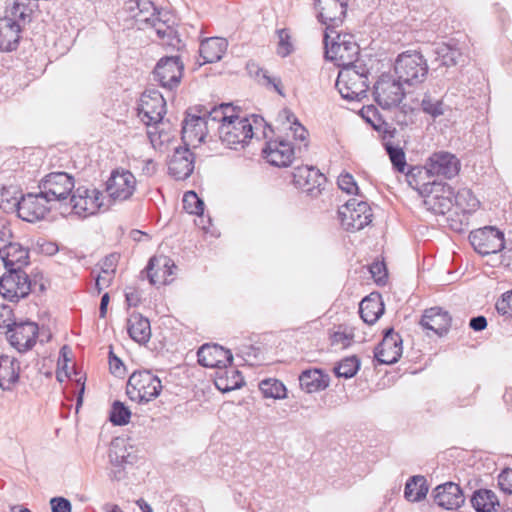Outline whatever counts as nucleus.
Here are the masks:
<instances>
[{"mask_svg": "<svg viewBox=\"0 0 512 512\" xmlns=\"http://www.w3.org/2000/svg\"><path fill=\"white\" fill-rule=\"evenodd\" d=\"M109 460L112 465L110 478L121 481L126 477V467L132 466L138 460L136 449L128 438L116 437L109 447Z\"/></svg>", "mask_w": 512, "mask_h": 512, "instance_id": "7", "label": "nucleus"}, {"mask_svg": "<svg viewBox=\"0 0 512 512\" xmlns=\"http://www.w3.org/2000/svg\"><path fill=\"white\" fill-rule=\"evenodd\" d=\"M402 342L401 336L393 328L386 329L382 341L375 348V359L380 364L396 363L402 355Z\"/></svg>", "mask_w": 512, "mask_h": 512, "instance_id": "22", "label": "nucleus"}, {"mask_svg": "<svg viewBox=\"0 0 512 512\" xmlns=\"http://www.w3.org/2000/svg\"><path fill=\"white\" fill-rule=\"evenodd\" d=\"M131 417V411L121 401H114L111 407L110 421L117 426L126 425Z\"/></svg>", "mask_w": 512, "mask_h": 512, "instance_id": "46", "label": "nucleus"}, {"mask_svg": "<svg viewBox=\"0 0 512 512\" xmlns=\"http://www.w3.org/2000/svg\"><path fill=\"white\" fill-rule=\"evenodd\" d=\"M498 484L502 491L512 494V469H504L498 476Z\"/></svg>", "mask_w": 512, "mask_h": 512, "instance_id": "56", "label": "nucleus"}, {"mask_svg": "<svg viewBox=\"0 0 512 512\" xmlns=\"http://www.w3.org/2000/svg\"><path fill=\"white\" fill-rule=\"evenodd\" d=\"M318 17L329 28H335L345 16L346 2L344 0H316Z\"/></svg>", "mask_w": 512, "mask_h": 512, "instance_id": "26", "label": "nucleus"}, {"mask_svg": "<svg viewBox=\"0 0 512 512\" xmlns=\"http://www.w3.org/2000/svg\"><path fill=\"white\" fill-rule=\"evenodd\" d=\"M370 273L377 283H384L387 278L386 267L384 263H373L370 266Z\"/></svg>", "mask_w": 512, "mask_h": 512, "instance_id": "57", "label": "nucleus"}, {"mask_svg": "<svg viewBox=\"0 0 512 512\" xmlns=\"http://www.w3.org/2000/svg\"><path fill=\"white\" fill-rule=\"evenodd\" d=\"M373 95L376 103L383 109H390L398 106L404 97L402 84L389 74L379 77L373 86Z\"/></svg>", "mask_w": 512, "mask_h": 512, "instance_id": "15", "label": "nucleus"}, {"mask_svg": "<svg viewBox=\"0 0 512 512\" xmlns=\"http://www.w3.org/2000/svg\"><path fill=\"white\" fill-rule=\"evenodd\" d=\"M420 106L425 114L430 115L434 119L442 116L447 108L440 97H436L430 92H426L423 95Z\"/></svg>", "mask_w": 512, "mask_h": 512, "instance_id": "42", "label": "nucleus"}, {"mask_svg": "<svg viewBox=\"0 0 512 512\" xmlns=\"http://www.w3.org/2000/svg\"><path fill=\"white\" fill-rule=\"evenodd\" d=\"M344 67L339 73L335 83L342 98L350 101H360L367 95L368 75L363 67Z\"/></svg>", "mask_w": 512, "mask_h": 512, "instance_id": "5", "label": "nucleus"}, {"mask_svg": "<svg viewBox=\"0 0 512 512\" xmlns=\"http://www.w3.org/2000/svg\"><path fill=\"white\" fill-rule=\"evenodd\" d=\"M166 113V101L163 95L154 88L146 89L140 98L138 116L147 126L159 124Z\"/></svg>", "mask_w": 512, "mask_h": 512, "instance_id": "14", "label": "nucleus"}, {"mask_svg": "<svg viewBox=\"0 0 512 512\" xmlns=\"http://www.w3.org/2000/svg\"><path fill=\"white\" fill-rule=\"evenodd\" d=\"M262 153L263 157L271 165L286 167L292 162L294 149L289 141L284 139H275L266 143Z\"/></svg>", "mask_w": 512, "mask_h": 512, "instance_id": "25", "label": "nucleus"}, {"mask_svg": "<svg viewBox=\"0 0 512 512\" xmlns=\"http://www.w3.org/2000/svg\"><path fill=\"white\" fill-rule=\"evenodd\" d=\"M360 368V361L356 356L346 357L334 368L337 377L352 378Z\"/></svg>", "mask_w": 512, "mask_h": 512, "instance_id": "45", "label": "nucleus"}, {"mask_svg": "<svg viewBox=\"0 0 512 512\" xmlns=\"http://www.w3.org/2000/svg\"><path fill=\"white\" fill-rule=\"evenodd\" d=\"M284 112L287 114V120L291 123L290 129L293 131L294 138L301 142H306L308 137L306 128L299 123L298 119L289 110Z\"/></svg>", "mask_w": 512, "mask_h": 512, "instance_id": "48", "label": "nucleus"}, {"mask_svg": "<svg viewBox=\"0 0 512 512\" xmlns=\"http://www.w3.org/2000/svg\"><path fill=\"white\" fill-rule=\"evenodd\" d=\"M174 261L165 255H155L150 258L145 271L152 285H167L173 281Z\"/></svg>", "mask_w": 512, "mask_h": 512, "instance_id": "23", "label": "nucleus"}, {"mask_svg": "<svg viewBox=\"0 0 512 512\" xmlns=\"http://www.w3.org/2000/svg\"><path fill=\"white\" fill-rule=\"evenodd\" d=\"M220 140L231 149L243 148L253 137L250 119L234 115L231 120L218 126Z\"/></svg>", "mask_w": 512, "mask_h": 512, "instance_id": "11", "label": "nucleus"}, {"mask_svg": "<svg viewBox=\"0 0 512 512\" xmlns=\"http://www.w3.org/2000/svg\"><path fill=\"white\" fill-rule=\"evenodd\" d=\"M31 15L27 13L25 7L19 3H15L8 10L5 16L0 18V32L10 30L11 32H21L31 29Z\"/></svg>", "mask_w": 512, "mask_h": 512, "instance_id": "29", "label": "nucleus"}, {"mask_svg": "<svg viewBox=\"0 0 512 512\" xmlns=\"http://www.w3.org/2000/svg\"><path fill=\"white\" fill-rule=\"evenodd\" d=\"M136 189V178L125 169L113 170L106 182V191L113 200L129 199Z\"/></svg>", "mask_w": 512, "mask_h": 512, "instance_id": "20", "label": "nucleus"}, {"mask_svg": "<svg viewBox=\"0 0 512 512\" xmlns=\"http://www.w3.org/2000/svg\"><path fill=\"white\" fill-rule=\"evenodd\" d=\"M0 258L6 270H23L29 264V250L10 240L0 247Z\"/></svg>", "mask_w": 512, "mask_h": 512, "instance_id": "27", "label": "nucleus"}, {"mask_svg": "<svg viewBox=\"0 0 512 512\" xmlns=\"http://www.w3.org/2000/svg\"><path fill=\"white\" fill-rule=\"evenodd\" d=\"M109 367L111 372L116 376L124 374L125 367L123 362L112 351L109 353Z\"/></svg>", "mask_w": 512, "mask_h": 512, "instance_id": "60", "label": "nucleus"}, {"mask_svg": "<svg viewBox=\"0 0 512 512\" xmlns=\"http://www.w3.org/2000/svg\"><path fill=\"white\" fill-rule=\"evenodd\" d=\"M19 44V34H0V51L11 52Z\"/></svg>", "mask_w": 512, "mask_h": 512, "instance_id": "52", "label": "nucleus"}, {"mask_svg": "<svg viewBox=\"0 0 512 512\" xmlns=\"http://www.w3.org/2000/svg\"><path fill=\"white\" fill-rule=\"evenodd\" d=\"M500 507L497 496L488 489H482V512H497Z\"/></svg>", "mask_w": 512, "mask_h": 512, "instance_id": "49", "label": "nucleus"}, {"mask_svg": "<svg viewBox=\"0 0 512 512\" xmlns=\"http://www.w3.org/2000/svg\"><path fill=\"white\" fill-rule=\"evenodd\" d=\"M183 208L189 214L201 215L204 211V202L194 191H187L183 196Z\"/></svg>", "mask_w": 512, "mask_h": 512, "instance_id": "47", "label": "nucleus"}, {"mask_svg": "<svg viewBox=\"0 0 512 512\" xmlns=\"http://www.w3.org/2000/svg\"><path fill=\"white\" fill-rule=\"evenodd\" d=\"M341 224L345 230L354 232L363 229L372 221V211L366 201L349 199L338 211Z\"/></svg>", "mask_w": 512, "mask_h": 512, "instance_id": "13", "label": "nucleus"}, {"mask_svg": "<svg viewBox=\"0 0 512 512\" xmlns=\"http://www.w3.org/2000/svg\"><path fill=\"white\" fill-rule=\"evenodd\" d=\"M427 173L432 176L451 179L460 171V161L452 153L439 151L433 153L426 164Z\"/></svg>", "mask_w": 512, "mask_h": 512, "instance_id": "21", "label": "nucleus"}, {"mask_svg": "<svg viewBox=\"0 0 512 512\" xmlns=\"http://www.w3.org/2000/svg\"><path fill=\"white\" fill-rule=\"evenodd\" d=\"M198 363L203 367L217 368L219 372L215 379V386L223 392L238 388L240 372L234 368L227 370L232 364L233 355L230 350L217 344H204L198 352Z\"/></svg>", "mask_w": 512, "mask_h": 512, "instance_id": "2", "label": "nucleus"}, {"mask_svg": "<svg viewBox=\"0 0 512 512\" xmlns=\"http://www.w3.org/2000/svg\"><path fill=\"white\" fill-rule=\"evenodd\" d=\"M353 334L345 331H335L331 335V343L333 345L341 344L344 348L348 347L352 341Z\"/></svg>", "mask_w": 512, "mask_h": 512, "instance_id": "58", "label": "nucleus"}, {"mask_svg": "<svg viewBox=\"0 0 512 512\" xmlns=\"http://www.w3.org/2000/svg\"><path fill=\"white\" fill-rule=\"evenodd\" d=\"M259 389L265 398L283 399L287 396L285 385L278 379L262 380L259 383Z\"/></svg>", "mask_w": 512, "mask_h": 512, "instance_id": "44", "label": "nucleus"}, {"mask_svg": "<svg viewBox=\"0 0 512 512\" xmlns=\"http://www.w3.org/2000/svg\"><path fill=\"white\" fill-rule=\"evenodd\" d=\"M12 238V231L9 222L0 218V247Z\"/></svg>", "mask_w": 512, "mask_h": 512, "instance_id": "61", "label": "nucleus"}, {"mask_svg": "<svg viewBox=\"0 0 512 512\" xmlns=\"http://www.w3.org/2000/svg\"><path fill=\"white\" fill-rule=\"evenodd\" d=\"M142 171L147 176H152L157 171V164L152 159H148L144 161V165L142 167Z\"/></svg>", "mask_w": 512, "mask_h": 512, "instance_id": "63", "label": "nucleus"}, {"mask_svg": "<svg viewBox=\"0 0 512 512\" xmlns=\"http://www.w3.org/2000/svg\"><path fill=\"white\" fill-rule=\"evenodd\" d=\"M451 195L450 187L445 188L440 183L433 182L432 189L425 196L424 203L433 213L444 215L453 206Z\"/></svg>", "mask_w": 512, "mask_h": 512, "instance_id": "28", "label": "nucleus"}, {"mask_svg": "<svg viewBox=\"0 0 512 512\" xmlns=\"http://www.w3.org/2000/svg\"><path fill=\"white\" fill-rule=\"evenodd\" d=\"M183 70L184 65L179 56H166L157 62L153 70V80L162 88L172 91L179 86Z\"/></svg>", "mask_w": 512, "mask_h": 512, "instance_id": "16", "label": "nucleus"}, {"mask_svg": "<svg viewBox=\"0 0 512 512\" xmlns=\"http://www.w3.org/2000/svg\"><path fill=\"white\" fill-rule=\"evenodd\" d=\"M294 186L312 198L320 195L325 176L313 166H298L292 173Z\"/></svg>", "mask_w": 512, "mask_h": 512, "instance_id": "18", "label": "nucleus"}, {"mask_svg": "<svg viewBox=\"0 0 512 512\" xmlns=\"http://www.w3.org/2000/svg\"><path fill=\"white\" fill-rule=\"evenodd\" d=\"M338 187L348 194H358L359 188L354 177L349 173L341 174L337 180Z\"/></svg>", "mask_w": 512, "mask_h": 512, "instance_id": "51", "label": "nucleus"}, {"mask_svg": "<svg viewBox=\"0 0 512 512\" xmlns=\"http://www.w3.org/2000/svg\"><path fill=\"white\" fill-rule=\"evenodd\" d=\"M210 130L207 118L196 112L194 107L189 108L183 120L181 131V139L184 145L196 147L204 141Z\"/></svg>", "mask_w": 512, "mask_h": 512, "instance_id": "17", "label": "nucleus"}, {"mask_svg": "<svg viewBox=\"0 0 512 512\" xmlns=\"http://www.w3.org/2000/svg\"><path fill=\"white\" fill-rule=\"evenodd\" d=\"M384 312V305L379 298L365 297L359 304V313L362 320L372 325Z\"/></svg>", "mask_w": 512, "mask_h": 512, "instance_id": "39", "label": "nucleus"}, {"mask_svg": "<svg viewBox=\"0 0 512 512\" xmlns=\"http://www.w3.org/2000/svg\"><path fill=\"white\" fill-rule=\"evenodd\" d=\"M119 258L120 255L117 253H111L107 255L100 264V269L102 273L115 274Z\"/></svg>", "mask_w": 512, "mask_h": 512, "instance_id": "54", "label": "nucleus"}, {"mask_svg": "<svg viewBox=\"0 0 512 512\" xmlns=\"http://www.w3.org/2000/svg\"><path fill=\"white\" fill-rule=\"evenodd\" d=\"M505 247L504 233L496 226L482 227V257L496 254Z\"/></svg>", "mask_w": 512, "mask_h": 512, "instance_id": "37", "label": "nucleus"}, {"mask_svg": "<svg viewBox=\"0 0 512 512\" xmlns=\"http://www.w3.org/2000/svg\"><path fill=\"white\" fill-rule=\"evenodd\" d=\"M50 508L51 512H71L72 505L71 502L62 496L53 497L50 499Z\"/></svg>", "mask_w": 512, "mask_h": 512, "instance_id": "53", "label": "nucleus"}, {"mask_svg": "<svg viewBox=\"0 0 512 512\" xmlns=\"http://www.w3.org/2000/svg\"><path fill=\"white\" fill-rule=\"evenodd\" d=\"M329 375L321 369H307L299 375V384L302 390L307 393H314L324 390L329 385Z\"/></svg>", "mask_w": 512, "mask_h": 512, "instance_id": "34", "label": "nucleus"}, {"mask_svg": "<svg viewBox=\"0 0 512 512\" xmlns=\"http://www.w3.org/2000/svg\"><path fill=\"white\" fill-rule=\"evenodd\" d=\"M162 390L160 379L149 370L133 372L127 382L126 393L132 401L147 403Z\"/></svg>", "mask_w": 512, "mask_h": 512, "instance_id": "6", "label": "nucleus"}, {"mask_svg": "<svg viewBox=\"0 0 512 512\" xmlns=\"http://www.w3.org/2000/svg\"><path fill=\"white\" fill-rule=\"evenodd\" d=\"M6 336L15 349L26 352L35 345L38 336V325L34 322H14L7 326Z\"/></svg>", "mask_w": 512, "mask_h": 512, "instance_id": "19", "label": "nucleus"}, {"mask_svg": "<svg viewBox=\"0 0 512 512\" xmlns=\"http://www.w3.org/2000/svg\"><path fill=\"white\" fill-rule=\"evenodd\" d=\"M384 146L387 154L389 155L393 168L400 173H405L407 163L403 149L398 146H394L390 142L385 143ZM414 170L415 168H411L409 171L406 172V175H413Z\"/></svg>", "mask_w": 512, "mask_h": 512, "instance_id": "43", "label": "nucleus"}, {"mask_svg": "<svg viewBox=\"0 0 512 512\" xmlns=\"http://www.w3.org/2000/svg\"><path fill=\"white\" fill-rule=\"evenodd\" d=\"M248 74L267 89H273L280 96L284 97L285 93L280 77L271 76L268 70L263 69L254 61H249L246 65Z\"/></svg>", "mask_w": 512, "mask_h": 512, "instance_id": "36", "label": "nucleus"}, {"mask_svg": "<svg viewBox=\"0 0 512 512\" xmlns=\"http://www.w3.org/2000/svg\"><path fill=\"white\" fill-rule=\"evenodd\" d=\"M194 160V154L188 146L176 147L168 164L169 174L176 180L187 179L193 173Z\"/></svg>", "mask_w": 512, "mask_h": 512, "instance_id": "24", "label": "nucleus"}, {"mask_svg": "<svg viewBox=\"0 0 512 512\" xmlns=\"http://www.w3.org/2000/svg\"><path fill=\"white\" fill-rule=\"evenodd\" d=\"M37 285V281L31 280L25 271L10 268L0 278V294L8 301L16 302L28 296Z\"/></svg>", "mask_w": 512, "mask_h": 512, "instance_id": "10", "label": "nucleus"}, {"mask_svg": "<svg viewBox=\"0 0 512 512\" xmlns=\"http://www.w3.org/2000/svg\"><path fill=\"white\" fill-rule=\"evenodd\" d=\"M129 336L137 343H146L151 337L150 322L139 313H133L127 320Z\"/></svg>", "mask_w": 512, "mask_h": 512, "instance_id": "38", "label": "nucleus"}, {"mask_svg": "<svg viewBox=\"0 0 512 512\" xmlns=\"http://www.w3.org/2000/svg\"><path fill=\"white\" fill-rule=\"evenodd\" d=\"M280 39L277 45V54L281 57H287L294 51L293 43L290 40L289 34H279Z\"/></svg>", "mask_w": 512, "mask_h": 512, "instance_id": "55", "label": "nucleus"}, {"mask_svg": "<svg viewBox=\"0 0 512 512\" xmlns=\"http://www.w3.org/2000/svg\"><path fill=\"white\" fill-rule=\"evenodd\" d=\"M74 178L66 172H52L39 183L40 191L51 202H58L60 209L68 205L67 199L74 191Z\"/></svg>", "mask_w": 512, "mask_h": 512, "instance_id": "8", "label": "nucleus"}, {"mask_svg": "<svg viewBox=\"0 0 512 512\" xmlns=\"http://www.w3.org/2000/svg\"><path fill=\"white\" fill-rule=\"evenodd\" d=\"M325 57L336 65L352 67L359 54V46L353 38V34H323Z\"/></svg>", "mask_w": 512, "mask_h": 512, "instance_id": "3", "label": "nucleus"}, {"mask_svg": "<svg viewBox=\"0 0 512 512\" xmlns=\"http://www.w3.org/2000/svg\"><path fill=\"white\" fill-rule=\"evenodd\" d=\"M395 118L398 124L401 126H407L409 123H412V117L407 115L403 110H399L395 113Z\"/></svg>", "mask_w": 512, "mask_h": 512, "instance_id": "64", "label": "nucleus"}, {"mask_svg": "<svg viewBox=\"0 0 512 512\" xmlns=\"http://www.w3.org/2000/svg\"><path fill=\"white\" fill-rule=\"evenodd\" d=\"M227 47V39L219 36L209 37L201 41L200 56L204 63H215L222 58Z\"/></svg>", "mask_w": 512, "mask_h": 512, "instance_id": "33", "label": "nucleus"}, {"mask_svg": "<svg viewBox=\"0 0 512 512\" xmlns=\"http://www.w3.org/2000/svg\"><path fill=\"white\" fill-rule=\"evenodd\" d=\"M394 71L401 83L416 85L426 79L428 65L421 53L406 51L398 55Z\"/></svg>", "mask_w": 512, "mask_h": 512, "instance_id": "4", "label": "nucleus"}, {"mask_svg": "<svg viewBox=\"0 0 512 512\" xmlns=\"http://www.w3.org/2000/svg\"><path fill=\"white\" fill-rule=\"evenodd\" d=\"M428 490L429 488L424 476H412L406 482L404 497L410 502H419L426 497Z\"/></svg>", "mask_w": 512, "mask_h": 512, "instance_id": "40", "label": "nucleus"}, {"mask_svg": "<svg viewBox=\"0 0 512 512\" xmlns=\"http://www.w3.org/2000/svg\"><path fill=\"white\" fill-rule=\"evenodd\" d=\"M421 326L425 330H430L438 336L447 333L451 326V317L448 312L439 307H432L425 310L421 321Z\"/></svg>", "mask_w": 512, "mask_h": 512, "instance_id": "31", "label": "nucleus"}, {"mask_svg": "<svg viewBox=\"0 0 512 512\" xmlns=\"http://www.w3.org/2000/svg\"><path fill=\"white\" fill-rule=\"evenodd\" d=\"M114 276H115V274H111V273L106 274V273H102V271L100 272V274L97 275L96 280H95V288L97 289L98 294H100L104 288H107L110 286V284L112 283V281L114 279Z\"/></svg>", "mask_w": 512, "mask_h": 512, "instance_id": "59", "label": "nucleus"}, {"mask_svg": "<svg viewBox=\"0 0 512 512\" xmlns=\"http://www.w3.org/2000/svg\"><path fill=\"white\" fill-rule=\"evenodd\" d=\"M128 9L131 15L126 12L119 13L122 30H155V32H167L176 26L177 19L175 15L168 10L158 11L152 2L136 0L128 1Z\"/></svg>", "mask_w": 512, "mask_h": 512, "instance_id": "1", "label": "nucleus"}, {"mask_svg": "<svg viewBox=\"0 0 512 512\" xmlns=\"http://www.w3.org/2000/svg\"><path fill=\"white\" fill-rule=\"evenodd\" d=\"M497 312L506 317H512V290L505 292L496 302Z\"/></svg>", "mask_w": 512, "mask_h": 512, "instance_id": "50", "label": "nucleus"}, {"mask_svg": "<svg viewBox=\"0 0 512 512\" xmlns=\"http://www.w3.org/2000/svg\"><path fill=\"white\" fill-rule=\"evenodd\" d=\"M433 497L438 506L447 510L457 509L465 500L459 485L453 482L438 485L434 490Z\"/></svg>", "mask_w": 512, "mask_h": 512, "instance_id": "30", "label": "nucleus"}, {"mask_svg": "<svg viewBox=\"0 0 512 512\" xmlns=\"http://www.w3.org/2000/svg\"><path fill=\"white\" fill-rule=\"evenodd\" d=\"M434 53L440 65L446 67L455 65L458 58L461 56L460 51L455 46L444 42L436 44Z\"/></svg>", "mask_w": 512, "mask_h": 512, "instance_id": "41", "label": "nucleus"}, {"mask_svg": "<svg viewBox=\"0 0 512 512\" xmlns=\"http://www.w3.org/2000/svg\"><path fill=\"white\" fill-rule=\"evenodd\" d=\"M103 206V194L94 187L79 186L71 194L68 205L65 209H70L79 217L86 218L96 214Z\"/></svg>", "mask_w": 512, "mask_h": 512, "instance_id": "9", "label": "nucleus"}, {"mask_svg": "<svg viewBox=\"0 0 512 512\" xmlns=\"http://www.w3.org/2000/svg\"><path fill=\"white\" fill-rule=\"evenodd\" d=\"M125 298H126V302H127L128 306H133V307H136L141 300L140 294L138 293V291L136 289H131V288H130V291H127L125 293Z\"/></svg>", "mask_w": 512, "mask_h": 512, "instance_id": "62", "label": "nucleus"}, {"mask_svg": "<svg viewBox=\"0 0 512 512\" xmlns=\"http://www.w3.org/2000/svg\"><path fill=\"white\" fill-rule=\"evenodd\" d=\"M19 373L20 363L15 357L0 356V387L3 390H10L18 382Z\"/></svg>", "mask_w": 512, "mask_h": 512, "instance_id": "35", "label": "nucleus"}, {"mask_svg": "<svg viewBox=\"0 0 512 512\" xmlns=\"http://www.w3.org/2000/svg\"><path fill=\"white\" fill-rule=\"evenodd\" d=\"M51 201L41 191L28 193L20 199L14 198L12 207L17 208L18 217L26 222H37L45 218L49 213Z\"/></svg>", "mask_w": 512, "mask_h": 512, "instance_id": "12", "label": "nucleus"}, {"mask_svg": "<svg viewBox=\"0 0 512 512\" xmlns=\"http://www.w3.org/2000/svg\"><path fill=\"white\" fill-rule=\"evenodd\" d=\"M196 112L201 113L209 121L210 129H217L220 124L226 123L234 117L235 108L229 103H221L218 106L197 105Z\"/></svg>", "mask_w": 512, "mask_h": 512, "instance_id": "32", "label": "nucleus"}]
</instances>
